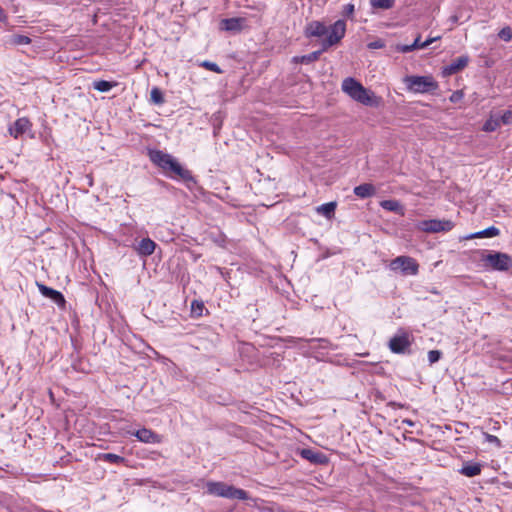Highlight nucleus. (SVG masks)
Listing matches in <instances>:
<instances>
[{
  "mask_svg": "<svg viewBox=\"0 0 512 512\" xmlns=\"http://www.w3.org/2000/svg\"><path fill=\"white\" fill-rule=\"evenodd\" d=\"M149 158L153 164L171 178H179L184 182H194L191 172L182 167V165L172 155L161 150H150Z\"/></svg>",
  "mask_w": 512,
  "mask_h": 512,
  "instance_id": "obj_1",
  "label": "nucleus"
},
{
  "mask_svg": "<svg viewBox=\"0 0 512 512\" xmlns=\"http://www.w3.org/2000/svg\"><path fill=\"white\" fill-rule=\"evenodd\" d=\"M406 88L413 93H432L438 89V83L433 76H406L403 79Z\"/></svg>",
  "mask_w": 512,
  "mask_h": 512,
  "instance_id": "obj_2",
  "label": "nucleus"
},
{
  "mask_svg": "<svg viewBox=\"0 0 512 512\" xmlns=\"http://www.w3.org/2000/svg\"><path fill=\"white\" fill-rule=\"evenodd\" d=\"M482 261L493 270L507 271L512 267V258L506 253L490 252L482 256Z\"/></svg>",
  "mask_w": 512,
  "mask_h": 512,
  "instance_id": "obj_3",
  "label": "nucleus"
},
{
  "mask_svg": "<svg viewBox=\"0 0 512 512\" xmlns=\"http://www.w3.org/2000/svg\"><path fill=\"white\" fill-rule=\"evenodd\" d=\"M390 269L400 271L403 275H416L419 265L412 257L398 256L390 262Z\"/></svg>",
  "mask_w": 512,
  "mask_h": 512,
  "instance_id": "obj_4",
  "label": "nucleus"
},
{
  "mask_svg": "<svg viewBox=\"0 0 512 512\" xmlns=\"http://www.w3.org/2000/svg\"><path fill=\"white\" fill-rule=\"evenodd\" d=\"M346 32V23L344 20H337L331 27L328 29V36L322 41V50L326 51L333 45H336L341 41V39L345 36Z\"/></svg>",
  "mask_w": 512,
  "mask_h": 512,
  "instance_id": "obj_5",
  "label": "nucleus"
},
{
  "mask_svg": "<svg viewBox=\"0 0 512 512\" xmlns=\"http://www.w3.org/2000/svg\"><path fill=\"white\" fill-rule=\"evenodd\" d=\"M454 227L450 220L430 219L423 220L417 224V228L427 233L448 232Z\"/></svg>",
  "mask_w": 512,
  "mask_h": 512,
  "instance_id": "obj_6",
  "label": "nucleus"
},
{
  "mask_svg": "<svg viewBox=\"0 0 512 512\" xmlns=\"http://www.w3.org/2000/svg\"><path fill=\"white\" fill-rule=\"evenodd\" d=\"M127 434L135 436L140 442L155 444L162 441V437L148 428H141L138 430H129Z\"/></svg>",
  "mask_w": 512,
  "mask_h": 512,
  "instance_id": "obj_7",
  "label": "nucleus"
},
{
  "mask_svg": "<svg viewBox=\"0 0 512 512\" xmlns=\"http://www.w3.org/2000/svg\"><path fill=\"white\" fill-rule=\"evenodd\" d=\"M353 100L366 106L376 107L379 104V99L376 97L374 92L365 88L363 85L358 89V92Z\"/></svg>",
  "mask_w": 512,
  "mask_h": 512,
  "instance_id": "obj_8",
  "label": "nucleus"
},
{
  "mask_svg": "<svg viewBox=\"0 0 512 512\" xmlns=\"http://www.w3.org/2000/svg\"><path fill=\"white\" fill-rule=\"evenodd\" d=\"M37 287L44 297L51 299L58 307L65 308L66 300L61 292L41 283H37Z\"/></svg>",
  "mask_w": 512,
  "mask_h": 512,
  "instance_id": "obj_9",
  "label": "nucleus"
},
{
  "mask_svg": "<svg viewBox=\"0 0 512 512\" xmlns=\"http://www.w3.org/2000/svg\"><path fill=\"white\" fill-rule=\"evenodd\" d=\"M469 63V57L467 55L460 56L454 59L449 65L443 68V76H450L463 70Z\"/></svg>",
  "mask_w": 512,
  "mask_h": 512,
  "instance_id": "obj_10",
  "label": "nucleus"
},
{
  "mask_svg": "<svg viewBox=\"0 0 512 512\" xmlns=\"http://www.w3.org/2000/svg\"><path fill=\"white\" fill-rule=\"evenodd\" d=\"M31 122L28 118L22 117L17 119L10 127L9 134L15 139L26 133L31 129Z\"/></svg>",
  "mask_w": 512,
  "mask_h": 512,
  "instance_id": "obj_11",
  "label": "nucleus"
},
{
  "mask_svg": "<svg viewBox=\"0 0 512 512\" xmlns=\"http://www.w3.org/2000/svg\"><path fill=\"white\" fill-rule=\"evenodd\" d=\"M328 33V28L323 22L311 21L305 28L306 37H322Z\"/></svg>",
  "mask_w": 512,
  "mask_h": 512,
  "instance_id": "obj_12",
  "label": "nucleus"
},
{
  "mask_svg": "<svg viewBox=\"0 0 512 512\" xmlns=\"http://www.w3.org/2000/svg\"><path fill=\"white\" fill-rule=\"evenodd\" d=\"M409 346L407 336H395L389 341V348L394 353H403Z\"/></svg>",
  "mask_w": 512,
  "mask_h": 512,
  "instance_id": "obj_13",
  "label": "nucleus"
},
{
  "mask_svg": "<svg viewBox=\"0 0 512 512\" xmlns=\"http://www.w3.org/2000/svg\"><path fill=\"white\" fill-rule=\"evenodd\" d=\"M245 23L244 18H226L221 21V29L231 32H239Z\"/></svg>",
  "mask_w": 512,
  "mask_h": 512,
  "instance_id": "obj_14",
  "label": "nucleus"
},
{
  "mask_svg": "<svg viewBox=\"0 0 512 512\" xmlns=\"http://www.w3.org/2000/svg\"><path fill=\"white\" fill-rule=\"evenodd\" d=\"M362 86V84L355 80L352 77L345 78L342 82V90L352 99L358 92V89Z\"/></svg>",
  "mask_w": 512,
  "mask_h": 512,
  "instance_id": "obj_15",
  "label": "nucleus"
},
{
  "mask_svg": "<svg viewBox=\"0 0 512 512\" xmlns=\"http://www.w3.org/2000/svg\"><path fill=\"white\" fill-rule=\"evenodd\" d=\"M223 498L247 500L249 496L245 490L226 484Z\"/></svg>",
  "mask_w": 512,
  "mask_h": 512,
  "instance_id": "obj_16",
  "label": "nucleus"
},
{
  "mask_svg": "<svg viewBox=\"0 0 512 512\" xmlns=\"http://www.w3.org/2000/svg\"><path fill=\"white\" fill-rule=\"evenodd\" d=\"M155 248L156 243L153 240H151L150 238H143L139 242L136 250L142 256H149L154 253Z\"/></svg>",
  "mask_w": 512,
  "mask_h": 512,
  "instance_id": "obj_17",
  "label": "nucleus"
},
{
  "mask_svg": "<svg viewBox=\"0 0 512 512\" xmlns=\"http://www.w3.org/2000/svg\"><path fill=\"white\" fill-rule=\"evenodd\" d=\"M482 465L476 462H466L459 472L466 477H474L481 473Z\"/></svg>",
  "mask_w": 512,
  "mask_h": 512,
  "instance_id": "obj_18",
  "label": "nucleus"
},
{
  "mask_svg": "<svg viewBox=\"0 0 512 512\" xmlns=\"http://www.w3.org/2000/svg\"><path fill=\"white\" fill-rule=\"evenodd\" d=\"M375 193L376 188L371 183H364L354 188V194L362 199L372 197Z\"/></svg>",
  "mask_w": 512,
  "mask_h": 512,
  "instance_id": "obj_19",
  "label": "nucleus"
},
{
  "mask_svg": "<svg viewBox=\"0 0 512 512\" xmlns=\"http://www.w3.org/2000/svg\"><path fill=\"white\" fill-rule=\"evenodd\" d=\"M226 483L208 481L206 483L207 493L217 497H223L225 493Z\"/></svg>",
  "mask_w": 512,
  "mask_h": 512,
  "instance_id": "obj_20",
  "label": "nucleus"
},
{
  "mask_svg": "<svg viewBox=\"0 0 512 512\" xmlns=\"http://www.w3.org/2000/svg\"><path fill=\"white\" fill-rule=\"evenodd\" d=\"M380 206L387 211L404 215V208L397 200H383L380 202Z\"/></svg>",
  "mask_w": 512,
  "mask_h": 512,
  "instance_id": "obj_21",
  "label": "nucleus"
},
{
  "mask_svg": "<svg viewBox=\"0 0 512 512\" xmlns=\"http://www.w3.org/2000/svg\"><path fill=\"white\" fill-rule=\"evenodd\" d=\"M500 233L499 229L494 227V226H491V227H488L482 231H479V232H476L474 234H471L469 236L466 237V239H473V238H491V237H495V236H498Z\"/></svg>",
  "mask_w": 512,
  "mask_h": 512,
  "instance_id": "obj_22",
  "label": "nucleus"
},
{
  "mask_svg": "<svg viewBox=\"0 0 512 512\" xmlns=\"http://www.w3.org/2000/svg\"><path fill=\"white\" fill-rule=\"evenodd\" d=\"M336 209V203L335 202H328L325 204H322L317 207L316 211L325 216L326 218L330 219L334 215V211Z\"/></svg>",
  "mask_w": 512,
  "mask_h": 512,
  "instance_id": "obj_23",
  "label": "nucleus"
},
{
  "mask_svg": "<svg viewBox=\"0 0 512 512\" xmlns=\"http://www.w3.org/2000/svg\"><path fill=\"white\" fill-rule=\"evenodd\" d=\"M499 116H490V118L484 123L483 130L485 132H493L501 126Z\"/></svg>",
  "mask_w": 512,
  "mask_h": 512,
  "instance_id": "obj_24",
  "label": "nucleus"
},
{
  "mask_svg": "<svg viewBox=\"0 0 512 512\" xmlns=\"http://www.w3.org/2000/svg\"><path fill=\"white\" fill-rule=\"evenodd\" d=\"M421 44H422L421 36L418 35L411 45H398L397 51H399L401 53H408V52H411L416 49H423Z\"/></svg>",
  "mask_w": 512,
  "mask_h": 512,
  "instance_id": "obj_25",
  "label": "nucleus"
},
{
  "mask_svg": "<svg viewBox=\"0 0 512 512\" xmlns=\"http://www.w3.org/2000/svg\"><path fill=\"white\" fill-rule=\"evenodd\" d=\"M99 459L105 462L113 463V464H122L125 462V458L114 454V453H103L99 455Z\"/></svg>",
  "mask_w": 512,
  "mask_h": 512,
  "instance_id": "obj_26",
  "label": "nucleus"
},
{
  "mask_svg": "<svg viewBox=\"0 0 512 512\" xmlns=\"http://www.w3.org/2000/svg\"><path fill=\"white\" fill-rule=\"evenodd\" d=\"M116 84L113 82L100 80L93 83V87L95 90L99 92H108L110 91Z\"/></svg>",
  "mask_w": 512,
  "mask_h": 512,
  "instance_id": "obj_27",
  "label": "nucleus"
},
{
  "mask_svg": "<svg viewBox=\"0 0 512 512\" xmlns=\"http://www.w3.org/2000/svg\"><path fill=\"white\" fill-rule=\"evenodd\" d=\"M395 0H370V4L373 8L377 9H390L393 7Z\"/></svg>",
  "mask_w": 512,
  "mask_h": 512,
  "instance_id": "obj_28",
  "label": "nucleus"
},
{
  "mask_svg": "<svg viewBox=\"0 0 512 512\" xmlns=\"http://www.w3.org/2000/svg\"><path fill=\"white\" fill-rule=\"evenodd\" d=\"M323 52V50L321 49L320 51H314L310 54H307V55H303L301 57H297L295 58L296 61H300L301 63H311V62H314L316 60L319 59L321 53Z\"/></svg>",
  "mask_w": 512,
  "mask_h": 512,
  "instance_id": "obj_29",
  "label": "nucleus"
},
{
  "mask_svg": "<svg viewBox=\"0 0 512 512\" xmlns=\"http://www.w3.org/2000/svg\"><path fill=\"white\" fill-rule=\"evenodd\" d=\"M301 456L304 458V459H307L311 462H314V463H318L320 462V454L319 453H316L314 452L313 450L311 449H303L301 451Z\"/></svg>",
  "mask_w": 512,
  "mask_h": 512,
  "instance_id": "obj_30",
  "label": "nucleus"
},
{
  "mask_svg": "<svg viewBox=\"0 0 512 512\" xmlns=\"http://www.w3.org/2000/svg\"><path fill=\"white\" fill-rule=\"evenodd\" d=\"M31 43V39L28 36L15 34L11 37V44L13 45H28Z\"/></svg>",
  "mask_w": 512,
  "mask_h": 512,
  "instance_id": "obj_31",
  "label": "nucleus"
},
{
  "mask_svg": "<svg viewBox=\"0 0 512 512\" xmlns=\"http://www.w3.org/2000/svg\"><path fill=\"white\" fill-rule=\"evenodd\" d=\"M150 98H151V101L155 104H162L164 103V97H163V93L161 92V90L157 87H154L152 90H151V93H150Z\"/></svg>",
  "mask_w": 512,
  "mask_h": 512,
  "instance_id": "obj_32",
  "label": "nucleus"
},
{
  "mask_svg": "<svg viewBox=\"0 0 512 512\" xmlns=\"http://www.w3.org/2000/svg\"><path fill=\"white\" fill-rule=\"evenodd\" d=\"M502 125H510L512 124V108L503 112L501 116H499Z\"/></svg>",
  "mask_w": 512,
  "mask_h": 512,
  "instance_id": "obj_33",
  "label": "nucleus"
},
{
  "mask_svg": "<svg viewBox=\"0 0 512 512\" xmlns=\"http://www.w3.org/2000/svg\"><path fill=\"white\" fill-rule=\"evenodd\" d=\"M442 352L439 350H430L428 352V361L430 364H434L440 360Z\"/></svg>",
  "mask_w": 512,
  "mask_h": 512,
  "instance_id": "obj_34",
  "label": "nucleus"
},
{
  "mask_svg": "<svg viewBox=\"0 0 512 512\" xmlns=\"http://www.w3.org/2000/svg\"><path fill=\"white\" fill-rule=\"evenodd\" d=\"M191 308H192V313L196 316H201L202 315V311L204 309V305L202 302H199V301H193L192 302V305H191Z\"/></svg>",
  "mask_w": 512,
  "mask_h": 512,
  "instance_id": "obj_35",
  "label": "nucleus"
},
{
  "mask_svg": "<svg viewBox=\"0 0 512 512\" xmlns=\"http://www.w3.org/2000/svg\"><path fill=\"white\" fill-rule=\"evenodd\" d=\"M485 441L488 443L494 444L496 447L500 448L502 446L501 441L498 437L491 435L489 433H483Z\"/></svg>",
  "mask_w": 512,
  "mask_h": 512,
  "instance_id": "obj_36",
  "label": "nucleus"
},
{
  "mask_svg": "<svg viewBox=\"0 0 512 512\" xmlns=\"http://www.w3.org/2000/svg\"><path fill=\"white\" fill-rule=\"evenodd\" d=\"M201 66L205 67L206 69L210 70V71H213V72H216V73H222V70L220 69V67L214 63V62H210V61H204Z\"/></svg>",
  "mask_w": 512,
  "mask_h": 512,
  "instance_id": "obj_37",
  "label": "nucleus"
},
{
  "mask_svg": "<svg viewBox=\"0 0 512 512\" xmlns=\"http://www.w3.org/2000/svg\"><path fill=\"white\" fill-rule=\"evenodd\" d=\"M499 37L504 41H509L512 38V30L509 27H505L501 29L499 32Z\"/></svg>",
  "mask_w": 512,
  "mask_h": 512,
  "instance_id": "obj_38",
  "label": "nucleus"
},
{
  "mask_svg": "<svg viewBox=\"0 0 512 512\" xmlns=\"http://www.w3.org/2000/svg\"><path fill=\"white\" fill-rule=\"evenodd\" d=\"M355 7L353 4L349 3L344 6L342 14L346 17H351L354 14Z\"/></svg>",
  "mask_w": 512,
  "mask_h": 512,
  "instance_id": "obj_39",
  "label": "nucleus"
},
{
  "mask_svg": "<svg viewBox=\"0 0 512 512\" xmlns=\"http://www.w3.org/2000/svg\"><path fill=\"white\" fill-rule=\"evenodd\" d=\"M463 96H464L463 92L458 90V91H455V92L452 93V95L450 96L449 100L452 103H457V102H459L463 98Z\"/></svg>",
  "mask_w": 512,
  "mask_h": 512,
  "instance_id": "obj_40",
  "label": "nucleus"
},
{
  "mask_svg": "<svg viewBox=\"0 0 512 512\" xmlns=\"http://www.w3.org/2000/svg\"><path fill=\"white\" fill-rule=\"evenodd\" d=\"M368 47L371 49H380V48L384 47V43L382 40H377V41L369 43Z\"/></svg>",
  "mask_w": 512,
  "mask_h": 512,
  "instance_id": "obj_41",
  "label": "nucleus"
},
{
  "mask_svg": "<svg viewBox=\"0 0 512 512\" xmlns=\"http://www.w3.org/2000/svg\"><path fill=\"white\" fill-rule=\"evenodd\" d=\"M440 39V36H437V37H433V38H428L426 41L422 42L421 46L424 48L428 47L430 44H432L433 42L437 41Z\"/></svg>",
  "mask_w": 512,
  "mask_h": 512,
  "instance_id": "obj_42",
  "label": "nucleus"
},
{
  "mask_svg": "<svg viewBox=\"0 0 512 512\" xmlns=\"http://www.w3.org/2000/svg\"><path fill=\"white\" fill-rule=\"evenodd\" d=\"M6 20V14L4 12V10L0 7V21H5Z\"/></svg>",
  "mask_w": 512,
  "mask_h": 512,
  "instance_id": "obj_43",
  "label": "nucleus"
},
{
  "mask_svg": "<svg viewBox=\"0 0 512 512\" xmlns=\"http://www.w3.org/2000/svg\"><path fill=\"white\" fill-rule=\"evenodd\" d=\"M402 423H403V424H406V425H408V426H410V427H411V426H414V422H413L412 420H410V419H404V420L402 421Z\"/></svg>",
  "mask_w": 512,
  "mask_h": 512,
  "instance_id": "obj_44",
  "label": "nucleus"
},
{
  "mask_svg": "<svg viewBox=\"0 0 512 512\" xmlns=\"http://www.w3.org/2000/svg\"><path fill=\"white\" fill-rule=\"evenodd\" d=\"M452 21H453V22H456V21H457V17H456V16H453V17H452Z\"/></svg>",
  "mask_w": 512,
  "mask_h": 512,
  "instance_id": "obj_45",
  "label": "nucleus"
}]
</instances>
